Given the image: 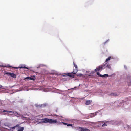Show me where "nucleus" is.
Here are the masks:
<instances>
[{
	"instance_id": "f3484780",
	"label": "nucleus",
	"mask_w": 131,
	"mask_h": 131,
	"mask_svg": "<svg viewBox=\"0 0 131 131\" xmlns=\"http://www.w3.org/2000/svg\"><path fill=\"white\" fill-rule=\"evenodd\" d=\"M24 128L23 127H21V128L19 129H18V130L17 131H23V130H24Z\"/></svg>"
},
{
	"instance_id": "39448f33",
	"label": "nucleus",
	"mask_w": 131,
	"mask_h": 131,
	"mask_svg": "<svg viewBox=\"0 0 131 131\" xmlns=\"http://www.w3.org/2000/svg\"><path fill=\"white\" fill-rule=\"evenodd\" d=\"M78 128L80 130V131H90L89 129L86 128H84L83 127H79Z\"/></svg>"
},
{
	"instance_id": "412c9836",
	"label": "nucleus",
	"mask_w": 131,
	"mask_h": 131,
	"mask_svg": "<svg viewBox=\"0 0 131 131\" xmlns=\"http://www.w3.org/2000/svg\"><path fill=\"white\" fill-rule=\"evenodd\" d=\"M107 126V125L105 124V123H104V124H103V125H102V127H104V126Z\"/></svg>"
},
{
	"instance_id": "6e6552de",
	"label": "nucleus",
	"mask_w": 131,
	"mask_h": 131,
	"mask_svg": "<svg viewBox=\"0 0 131 131\" xmlns=\"http://www.w3.org/2000/svg\"><path fill=\"white\" fill-rule=\"evenodd\" d=\"M9 75H10L11 77L14 78H16V74L14 73H9Z\"/></svg>"
},
{
	"instance_id": "c85d7f7f",
	"label": "nucleus",
	"mask_w": 131,
	"mask_h": 131,
	"mask_svg": "<svg viewBox=\"0 0 131 131\" xmlns=\"http://www.w3.org/2000/svg\"><path fill=\"white\" fill-rule=\"evenodd\" d=\"M1 100H0V105H1Z\"/></svg>"
},
{
	"instance_id": "9d476101",
	"label": "nucleus",
	"mask_w": 131,
	"mask_h": 131,
	"mask_svg": "<svg viewBox=\"0 0 131 131\" xmlns=\"http://www.w3.org/2000/svg\"><path fill=\"white\" fill-rule=\"evenodd\" d=\"M9 113H12L13 114H17L19 115V116H21V115L17 113L16 112H13L10 111H9Z\"/></svg>"
},
{
	"instance_id": "a211bd4d",
	"label": "nucleus",
	"mask_w": 131,
	"mask_h": 131,
	"mask_svg": "<svg viewBox=\"0 0 131 131\" xmlns=\"http://www.w3.org/2000/svg\"><path fill=\"white\" fill-rule=\"evenodd\" d=\"M73 64H74V66L75 68V70H78L77 69L78 67H77V66L75 64L74 62H73Z\"/></svg>"
},
{
	"instance_id": "dca6fc26",
	"label": "nucleus",
	"mask_w": 131,
	"mask_h": 131,
	"mask_svg": "<svg viewBox=\"0 0 131 131\" xmlns=\"http://www.w3.org/2000/svg\"><path fill=\"white\" fill-rule=\"evenodd\" d=\"M106 67L108 68L111 69V64H106Z\"/></svg>"
},
{
	"instance_id": "a878e982",
	"label": "nucleus",
	"mask_w": 131,
	"mask_h": 131,
	"mask_svg": "<svg viewBox=\"0 0 131 131\" xmlns=\"http://www.w3.org/2000/svg\"><path fill=\"white\" fill-rule=\"evenodd\" d=\"M77 75L79 76H80L82 75V74H78Z\"/></svg>"
},
{
	"instance_id": "f03ea898",
	"label": "nucleus",
	"mask_w": 131,
	"mask_h": 131,
	"mask_svg": "<svg viewBox=\"0 0 131 131\" xmlns=\"http://www.w3.org/2000/svg\"><path fill=\"white\" fill-rule=\"evenodd\" d=\"M42 122L47 123H49L50 124H55L56 123H58V124H63L65 125H67V124L63 122H57V121L56 120H54L51 119H49L47 118H45L42 119Z\"/></svg>"
},
{
	"instance_id": "7c9ffc66",
	"label": "nucleus",
	"mask_w": 131,
	"mask_h": 131,
	"mask_svg": "<svg viewBox=\"0 0 131 131\" xmlns=\"http://www.w3.org/2000/svg\"><path fill=\"white\" fill-rule=\"evenodd\" d=\"M2 89H5V88H2Z\"/></svg>"
},
{
	"instance_id": "423d86ee",
	"label": "nucleus",
	"mask_w": 131,
	"mask_h": 131,
	"mask_svg": "<svg viewBox=\"0 0 131 131\" xmlns=\"http://www.w3.org/2000/svg\"><path fill=\"white\" fill-rule=\"evenodd\" d=\"M19 125H18L16 126L12 127V129H13L12 130V131H13H13H17L19 129Z\"/></svg>"
},
{
	"instance_id": "5701e85b",
	"label": "nucleus",
	"mask_w": 131,
	"mask_h": 131,
	"mask_svg": "<svg viewBox=\"0 0 131 131\" xmlns=\"http://www.w3.org/2000/svg\"><path fill=\"white\" fill-rule=\"evenodd\" d=\"M67 125L68 126H71L72 127V125L71 124H67Z\"/></svg>"
},
{
	"instance_id": "cd10ccee",
	"label": "nucleus",
	"mask_w": 131,
	"mask_h": 131,
	"mask_svg": "<svg viewBox=\"0 0 131 131\" xmlns=\"http://www.w3.org/2000/svg\"><path fill=\"white\" fill-rule=\"evenodd\" d=\"M2 86L0 84V88H2Z\"/></svg>"
},
{
	"instance_id": "0eeeda50",
	"label": "nucleus",
	"mask_w": 131,
	"mask_h": 131,
	"mask_svg": "<svg viewBox=\"0 0 131 131\" xmlns=\"http://www.w3.org/2000/svg\"><path fill=\"white\" fill-rule=\"evenodd\" d=\"M111 58V57H109L105 61V62L103 64V66H105L107 64V62L110 60Z\"/></svg>"
},
{
	"instance_id": "2eb2a0df",
	"label": "nucleus",
	"mask_w": 131,
	"mask_h": 131,
	"mask_svg": "<svg viewBox=\"0 0 131 131\" xmlns=\"http://www.w3.org/2000/svg\"><path fill=\"white\" fill-rule=\"evenodd\" d=\"M108 76V75L107 74H105L103 75H100V77H107Z\"/></svg>"
},
{
	"instance_id": "aec40b11",
	"label": "nucleus",
	"mask_w": 131,
	"mask_h": 131,
	"mask_svg": "<svg viewBox=\"0 0 131 131\" xmlns=\"http://www.w3.org/2000/svg\"><path fill=\"white\" fill-rule=\"evenodd\" d=\"M53 115L56 116L57 117L59 118V117H60L58 115L56 114H54V115Z\"/></svg>"
},
{
	"instance_id": "393cba45",
	"label": "nucleus",
	"mask_w": 131,
	"mask_h": 131,
	"mask_svg": "<svg viewBox=\"0 0 131 131\" xmlns=\"http://www.w3.org/2000/svg\"><path fill=\"white\" fill-rule=\"evenodd\" d=\"M100 77V75H101V74H100V73L99 72H97L96 73Z\"/></svg>"
},
{
	"instance_id": "c756f323",
	"label": "nucleus",
	"mask_w": 131,
	"mask_h": 131,
	"mask_svg": "<svg viewBox=\"0 0 131 131\" xmlns=\"http://www.w3.org/2000/svg\"><path fill=\"white\" fill-rule=\"evenodd\" d=\"M8 67H11V66H8Z\"/></svg>"
},
{
	"instance_id": "ddd939ff",
	"label": "nucleus",
	"mask_w": 131,
	"mask_h": 131,
	"mask_svg": "<svg viewBox=\"0 0 131 131\" xmlns=\"http://www.w3.org/2000/svg\"><path fill=\"white\" fill-rule=\"evenodd\" d=\"M92 102V100H89L87 101L86 102L85 104L88 105H89L91 104Z\"/></svg>"
},
{
	"instance_id": "6ab92c4d",
	"label": "nucleus",
	"mask_w": 131,
	"mask_h": 131,
	"mask_svg": "<svg viewBox=\"0 0 131 131\" xmlns=\"http://www.w3.org/2000/svg\"><path fill=\"white\" fill-rule=\"evenodd\" d=\"M30 80H35V77H30Z\"/></svg>"
},
{
	"instance_id": "f8f14e48",
	"label": "nucleus",
	"mask_w": 131,
	"mask_h": 131,
	"mask_svg": "<svg viewBox=\"0 0 131 131\" xmlns=\"http://www.w3.org/2000/svg\"><path fill=\"white\" fill-rule=\"evenodd\" d=\"M2 112H3V114L4 115H6V113H8V110H2V111H1Z\"/></svg>"
},
{
	"instance_id": "4be33fe9",
	"label": "nucleus",
	"mask_w": 131,
	"mask_h": 131,
	"mask_svg": "<svg viewBox=\"0 0 131 131\" xmlns=\"http://www.w3.org/2000/svg\"><path fill=\"white\" fill-rule=\"evenodd\" d=\"M2 93H8V91H5L4 90H3L2 92Z\"/></svg>"
},
{
	"instance_id": "1a4fd4ad",
	"label": "nucleus",
	"mask_w": 131,
	"mask_h": 131,
	"mask_svg": "<svg viewBox=\"0 0 131 131\" xmlns=\"http://www.w3.org/2000/svg\"><path fill=\"white\" fill-rule=\"evenodd\" d=\"M13 68H14L15 69H17L18 68H25V69H28V68L27 67L25 66H23L21 67H13Z\"/></svg>"
},
{
	"instance_id": "f257e3e1",
	"label": "nucleus",
	"mask_w": 131,
	"mask_h": 131,
	"mask_svg": "<svg viewBox=\"0 0 131 131\" xmlns=\"http://www.w3.org/2000/svg\"><path fill=\"white\" fill-rule=\"evenodd\" d=\"M8 121L5 119L0 121V130L1 131H8Z\"/></svg>"
},
{
	"instance_id": "7ed1b4c3",
	"label": "nucleus",
	"mask_w": 131,
	"mask_h": 131,
	"mask_svg": "<svg viewBox=\"0 0 131 131\" xmlns=\"http://www.w3.org/2000/svg\"><path fill=\"white\" fill-rule=\"evenodd\" d=\"M78 71L77 70H73V71L71 73H69L67 74V75L73 78L74 77V75Z\"/></svg>"
},
{
	"instance_id": "9b49d317",
	"label": "nucleus",
	"mask_w": 131,
	"mask_h": 131,
	"mask_svg": "<svg viewBox=\"0 0 131 131\" xmlns=\"http://www.w3.org/2000/svg\"><path fill=\"white\" fill-rule=\"evenodd\" d=\"M108 95L109 96H118V94H116V93H112L108 94Z\"/></svg>"
},
{
	"instance_id": "bb28decb",
	"label": "nucleus",
	"mask_w": 131,
	"mask_h": 131,
	"mask_svg": "<svg viewBox=\"0 0 131 131\" xmlns=\"http://www.w3.org/2000/svg\"><path fill=\"white\" fill-rule=\"evenodd\" d=\"M25 79H30V77H27L26 78H25Z\"/></svg>"
},
{
	"instance_id": "20e7f679",
	"label": "nucleus",
	"mask_w": 131,
	"mask_h": 131,
	"mask_svg": "<svg viewBox=\"0 0 131 131\" xmlns=\"http://www.w3.org/2000/svg\"><path fill=\"white\" fill-rule=\"evenodd\" d=\"M104 66H103V65H101L99 66L96 68L94 70V71L91 72L90 73H93L95 72L99 71L102 68V67Z\"/></svg>"
},
{
	"instance_id": "4468645a",
	"label": "nucleus",
	"mask_w": 131,
	"mask_h": 131,
	"mask_svg": "<svg viewBox=\"0 0 131 131\" xmlns=\"http://www.w3.org/2000/svg\"><path fill=\"white\" fill-rule=\"evenodd\" d=\"M91 72V71H87L86 72V73L87 74V75H88L89 76H91V75L93 74V73H90Z\"/></svg>"
},
{
	"instance_id": "b1692460",
	"label": "nucleus",
	"mask_w": 131,
	"mask_h": 131,
	"mask_svg": "<svg viewBox=\"0 0 131 131\" xmlns=\"http://www.w3.org/2000/svg\"><path fill=\"white\" fill-rule=\"evenodd\" d=\"M4 74L5 75V74H7V75H8V72H5L4 73Z\"/></svg>"
}]
</instances>
